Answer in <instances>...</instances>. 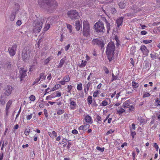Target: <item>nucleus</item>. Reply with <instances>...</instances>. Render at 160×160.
Returning a JSON list of instances; mask_svg holds the SVG:
<instances>
[{"mask_svg":"<svg viewBox=\"0 0 160 160\" xmlns=\"http://www.w3.org/2000/svg\"><path fill=\"white\" fill-rule=\"evenodd\" d=\"M38 2L40 7L44 8L45 11L49 14L52 13L58 6L55 0H38Z\"/></svg>","mask_w":160,"mask_h":160,"instance_id":"nucleus-1","label":"nucleus"},{"mask_svg":"<svg viewBox=\"0 0 160 160\" xmlns=\"http://www.w3.org/2000/svg\"><path fill=\"white\" fill-rule=\"evenodd\" d=\"M115 49V46L112 42H109L108 44L106 50V53L109 62L113 59Z\"/></svg>","mask_w":160,"mask_h":160,"instance_id":"nucleus-2","label":"nucleus"},{"mask_svg":"<svg viewBox=\"0 0 160 160\" xmlns=\"http://www.w3.org/2000/svg\"><path fill=\"white\" fill-rule=\"evenodd\" d=\"M43 19L42 18L35 20L32 24V30L34 33L39 32L42 28Z\"/></svg>","mask_w":160,"mask_h":160,"instance_id":"nucleus-3","label":"nucleus"},{"mask_svg":"<svg viewBox=\"0 0 160 160\" xmlns=\"http://www.w3.org/2000/svg\"><path fill=\"white\" fill-rule=\"evenodd\" d=\"M83 29L82 33L84 37H88L90 35V24L87 19H84L82 21Z\"/></svg>","mask_w":160,"mask_h":160,"instance_id":"nucleus-4","label":"nucleus"},{"mask_svg":"<svg viewBox=\"0 0 160 160\" xmlns=\"http://www.w3.org/2000/svg\"><path fill=\"white\" fill-rule=\"evenodd\" d=\"M30 53L31 50L29 47H25L23 49L22 57L24 62H26L29 59Z\"/></svg>","mask_w":160,"mask_h":160,"instance_id":"nucleus-5","label":"nucleus"},{"mask_svg":"<svg viewBox=\"0 0 160 160\" xmlns=\"http://www.w3.org/2000/svg\"><path fill=\"white\" fill-rule=\"evenodd\" d=\"M94 30L98 32H103L105 30L104 25L102 22L99 21L94 24Z\"/></svg>","mask_w":160,"mask_h":160,"instance_id":"nucleus-6","label":"nucleus"},{"mask_svg":"<svg viewBox=\"0 0 160 160\" xmlns=\"http://www.w3.org/2000/svg\"><path fill=\"white\" fill-rule=\"evenodd\" d=\"M68 17L72 20L78 19L79 18L78 12L76 10H72L68 11L67 12Z\"/></svg>","mask_w":160,"mask_h":160,"instance_id":"nucleus-7","label":"nucleus"},{"mask_svg":"<svg viewBox=\"0 0 160 160\" xmlns=\"http://www.w3.org/2000/svg\"><path fill=\"white\" fill-rule=\"evenodd\" d=\"M17 45L15 44L13 45L12 47L9 48H8V52L10 56H13L15 55L17 50Z\"/></svg>","mask_w":160,"mask_h":160,"instance_id":"nucleus-8","label":"nucleus"},{"mask_svg":"<svg viewBox=\"0 0 160 160\" xmlns=\"http://www.w3.org/2000/svg\"><path fill=\"white\" fill-rule=\"evenodd\" d=\"M69 108L71 110H74L77 107V105L76 99L74 98H70L69 99Z\"/></svg>","mask_w":160,"mask_h":160,"instance_id":"nucleus-9","label":"nucleus"},{"mask_svg":"<svg viewBox=\"0 0 160 160\" xmlns=\"http://www.w3.org/2000/svg\"><path fill=\"white\" fill-rule=\"evenodd\" d=\"M140 49L144 55L146 56H148V55L149 51L145 45H141L140 47Z\"/></svg>","mask_w":160,"mask_h":160,"instance_id":"nucleus-10","label":"nucleus"},{"mask_svg":"<svg viewBox=\"0 0 160 160\" xmlns=\"http://www.w3.org/2000/svg\"><path fill=\"white\" fill-rule=\"evenodd\" d=\"M140 9H136L134 7L133 8H131L129 10L130 12L127 15V16L128 17H134L135 16L136 14L138 11H140Z\"/></svg>","mask_w":160,"mask_h":160,"instance_id":"nucleus-11","label":"nucleus"},{"mask_svg":"<svg viewBox=\"0 0 160 160\" xmlns=\"http://www.w3.org/2000/svg\"><path fill=\"white\" fill-rule=\"evenodd\" d=\"M92 42L93 45H98L102 47L104 45L103 42L98 38L93 39L92 41Z\"/></svg>","mask_w":160,"mask_h":160,"instance_id":"nucleus-12","label":"nucleus"},{"mask_svg":"<svg viewBox=\"0 0 160 160\" xmlns=\"http://www.w3.org/2000/svg\"><path fill=\"white\" fill-rule=\"evenodd\" d=\"M27 71L25 70L23 68H20V69L19 73L20 74V78L21 81L23 80V78L26 76Z\"/></svg>","mask_w":160,"mask_h":160,"instance_id":"nucleus-13","label":"nucleus"},{"mask_svg":"<svg viewBox=\"0 0 160 160\" xmlns=\"http://www.w3.org/2000/svg\"><path fill=\"white\" fill-rule=\"evenodd\" d=\"M12 87L11 86H7L5 88V94L7 96L10 95L12 93Z\"/></svg>","mask_w":160,"mask_h":160,"instance_id":"nucleus-14","label":"nucleus"},{"mask_svg":"<svg viewBox=\"0 0 160 160\" xmlns=\"http://www.w3.org/2000/svg\"><path fill=\"white\" fill-rule=\"evenodd\" d=\"M83 117L84 119L86 122L90 124H92L93 122L92 118L90 116L88 115H84Z\"/></svg>","mask_w":160,"mask_h":160,"instance_id":"nucleus-15","label":"nucleus"},{"mask_svg":"<svg viewBox=\"0 0 160 160\" xmlns=\"http://www.w3.org/2000/svg\"><path fill=\"white\" fill-rule=\"evenodd\" d=\"M124 17H121L118 18L116 20L117 27L118 28H120L123 23V20Z\"/></svg>","mask_w":160,"mask_h":160,"instance_id":"nucleus-16","label":"nucleus"},{"mask_svg":"<svg viewBox=\"0 0 160 160\" xmlns=\"http://www.w3.org/2000/svg\"><path fill=\"white\" fill-rule=\"evenodd\" d=\"M92 83L90 82H88L87 85L84 86V88L85 93L87 94L89 91L90 87L91 86Z\"/></svg>","mask_w":160,"mask_h":160,"instance_id":"nucleus-17","label":"nucleus"},{"mask_svg":"<svg viewBox=\"0 0 160 160\" xmlns=\"http://www.w3.org/2000/svg\"><path fill=\"white\" fill-rule=\"evenodd\" d=\"M12 103V100H9L7 103L6 108V113L7 115H8V110L10 108L11 105Z\"/></svg>","mask_w":160,"mask_h":160,"instance_id":"nucleus-18","label":"nucleus"},{"mask_svg":"<svg viewBox=\"0 0 160 160\" xmlns=\"http://www.w3.org/2000/svg\"><path fill=\"white\" fill-rule=\"evenodd\" d=\"M75 27L76 30L77 31H79L82 28L81 24L80 23V22L79 20H77L76 21Z\"/></svg>","mask_w":160,"mask_h":160,"instance_id":"nucleus-19","label":"nucleus"},{"mask_svg":"<svg viewBox=\"0 0 160 160\" xmlns=\"http://www.w3.org/2000/svg\"><path fill=\"white\" fill-rule=\"evenodd\" d=\"M131 100L130 99L128 100L125 101L123 103V107L124 108H128L130 106L131 104Z\"/></svg>","mask_w":160,"mask_h":160,"instance_id":"nucleus-20","label":"nucleus"},{"mask_svg":"<svg viewBox=\"0 0 160 160\" xmlns=\"http://www.w3.org/2000/svg\"><path fill=\"white\" fill-rule=\"evenodd\" d=\"M90 126V125L88 124L82 125L78 129L81 130H85L88 128Z\"/></svg>","mask_w":160,"mask_h":160,"instance_id":"nucleus-21","label":"nucleus"},{"mask_svg":"<svg viewBox=\"0 0 160 160\" xmlns=\"http://www.w3.org/2000/svg\"><path fill=\"white\" fill-rule=\"evenodd\" d=\"M48 133L50 137L52 138H56L57 136V133L54 131H53L52 132H49Z\"/></svg>","mask_w":160,"mask_h":160,"instance_id":"nucleus-22","label":"nucleus"},{"mask_svg":"<svg viewBox=\"0 0 160 160\" xmlns=\"http://www.w3.org/2000/svg\"><path fill=\"white\" fill-rule=\"evenodd\" d=\"M52 95H53L54 98L57 97H59L61 96L62 93L61 92L57 91L52 93Z\"/></svg>","mask_w":160,"mask_h":160,"instance_id":"nucleus-23","label":"nucleus"},{"mask_svg":"<svg viewBox=\"0 0 160 160\" xmlns=\"http://www.w3.org/2000/svg\"><path fill=\"white\" fill-rule=\"evenodd\" d=\"M87 63V62L86 61L82 60L81 63H80L78 64V66L80 68L84 67Z\"/></svg>","mask_w":160,"mask_h":160,"instance_id":"nucleus-24","label":"nucleus"},{"mask_svg":"<svg viewBox=\"0 0 160 160\" xmlns=\"http://www.w3.org/2000/svg\"><path fill=\"white\" fill-rule=\"evenodd\" d=\"M65 61V60L64 58L61 59L57 67V68H61L62 67Z\"/></svg>","mask_w":160,"mask_h":160,"instance_id":"nucleus-25","label":"nucleus"},{"mask_svg":"<svg viewBox=\"0 0 160 160\" xmlns=\"http://www.w3.org/2000/svg\"><path fill=\"white\" fill-rule=\"evenodd\" d=\"M53 57L52 56H50L48 57L44 61V63L45 64H48L50 61L52 59Z\"/></svg>","mask_w":160,"mask_h":160,"instance_id":"nucleus-26","label":"nucleus"},{"mask_svg":"<svg viewBox=\"0 0 160 160\" xmlns=\"http://www.w3.org/2000/svg\"><path fill=\"white\" fill-rule=\"evenodd\" d=\"M119 109L117 111L118 113L119 114H122L123 112H125V110L124 109L121 108L119 107L118 108Z\"/></svg>","mask_w":160,"mask_h":160,"instance_id":"nucleus-27","label":"nucleus"},{"mask_svg":"<svg viewBox=\"0 0 160 160\" xmlns=\"http://www.w3.org/2000/svg\"><path fill=\"white\" fill-rule=\"evenodd\" d=\"M66 26L68 29L69 30V32L70 33H71L72 31V27L71 25L68 23H66Z\"/></svg>","mask_w":160,"mask_h":160,"instance_id":"nucleus-28","label":"nucleus"},{"mask_svg":"<svg viewBox=\"0 0 160 160\" xmlns=\"http://www.w3.org/2000/svg\"><path fill=\"white\" fill-rule=\"evenodd\" d=\"M46 76L45 75V73L43 72H42L40 73L39 78L40 79H41L42 81L43 80H45L46 78Z\"/></svg>","mask_w":160,"mask_h":160,"instance_id":"nucleus-29","label":"nucleus"},{"mask_svg":"<svg viewBox=\"0 0 160 160\" xmlns=\"http://www.w3.org/2000/svg\"><path fill=\"white\" fill-rule=\"evenodd\" d=\"M16 17L15 14L12 13L10 16V19L11 21H13L14 20Z\"/></svg>","mask_w":160,"mask_h":160,"instance_id":"nucleus-30","label":"nucleus"},{"mask_svg":"<svg viewBox=\"0 0 160 160\" xmlns=\"http://www.w3.org/2000/svg\"><path fill=\"white\" fill-rule=\"evenodd\" d=\"M87 101L89 105L91 104L92 103V96H89L88 98Z\"/></svg>","mask_w":160,"mask_h":160,"instance_id":"nucleus-31","label":"nucleus"},{"mask_svg":"<svg viewBox=\"0 0 160 160\" xmlns=\"http://www.w3.org/2000/svg\"><path fill=\"white\" fill-rule=\"evenodd\" d=\"M63 80L66 82H68L70 80V78L69 76L68 75L65 76L63 78Z\"/></svg>","mask_w":160,"mask_h":160,"instance_id":"nucleus-32","label":"nucleus"},{"mask_svg":"<svg viewBox=\"0 0 160 160\" xmlns=\"http://www.w3.org/2000/svg\"><path fill=\"white\" fill-rule=\"evenodd\" d=\"M118 5L119 6L120 8L121 9L124 8L125 7V4L122 2H119L118 3Z\"/></svg>","mask_w":160,"mask_h":160,"instance_id":"nucleus-33","label":"nucleus"},{"mask_svg":"<svg viewBox=\"0 0 160 160\" xmlns=\"http://www.w3.org/2000/svg\"><path fill=\"white\" fill-rule=\"evenodd\" d=\"M77 89L78 91H81L82 88V83H80L78 84L77 87Z\"/></svg>","mask_w":160,"mask_h":160,"instance_id":"nucleus-34","label":"nucleus"},{"mask_svg":"<svg viewBox=\"0 0 160 160\" xmlns=\"http://www.w3.org/2000/svg\"><path fill=\"white\" fill-rule=\"evenodd\" d=\"M50 24H47L43 28V30L44 31H47L50 28Z\"/></svg>","mask_w":160,"mask_h":160,"instance_id":"nucleus-35","label":"nucleus"},{"mask_svg":"<svg viewBox=\"0 0 160 160\" xmlns=\"http://www.w3.org/2000/svg\"><path fill=\"white\" fill-rule=\"evenodd\" d=\"M130 130L131 131L130 135L132 137V139H133L136 134V132L135 131H132L131 129H130Z\"/></svg>","mask_w":160,"mask_h":160,"instance_id":"nucleus-36","label":"nucleus"},{"mask_svg":"<svg viewBox=\"0 0 160 160\" xmlns=\"http://www.w3.org/2000/svg\"><path fill=\"white\" fill-rule=\"evenodd\" d=\"M155 104L156 106H160V98H157L155 100Z\"/></svg>","mask_w":160,"mask_h":160,"instance_id":"nucleus-37","label":"nucleus"},{"mask_svg":"<svg viewBox=\"0 0 160 160\" xmlns=\"http://www.w3.org/2000/svg\"><path fill=\"white\" fill-rule=\"evenodd\" d=\"M150 56L153 59H156L157 58L156 53L154 52L150 54Z\"/></svg>","mask_w":160,"mask_h":160,"instance_id":"nucleus-38","label":"nucleus"},{"mask_svg":"<svg viewBox=\"0 0 160 160\" xmlns=\"http://www.w3.org/2000/svg\"><path fill=\"white\" fill-rule=\"evenodd\" d=\"M152 40H144L142 42L144 44H148L152 42Z\"/></svg>","mask_w":160,"mask_h":160,"instance_id":"nucleus-39","label":"nucleus"},{"mask_svg":"<svg viewBox=\"0 0 160 160\" xmlns=\"http://www.w3.org/2000/svg\"><path fill=\"white\" fill-rule=\"evenodd\" d=\"M106 24V27L107 28V32L108 33H109V30L110 29V23L109 22H108Z\"/></svg>","mask_w":160,"mask_h":160,"instance_id":"nucleus-40","label":"nucleus"},{"mask_svg":"<svg viewBox=\"0 0 160 160\" xmlns=\"http://www.w3.org/2000/svg\"><path fill=\"white\" fill-rule=\"evenodd\" d=\"M96 119L97 120L98 122L100 124H101V122L102 121V118L99 115H97L96 117Z\"/></svg>","mask_w":160,"mask_h":160,"instance_id":"nucleus-41","label":"nucleus"},{"mask_svg":"<svg viewBox=\"0 0 160 160\" xmlns=\"http://www.w3.org/2000/svg\"><path fill=\"white\" fill-rule=\"evenodd\" d=\"M61 87V85L59 84H56L53 87L54 88L55 90H58Z\"/></svg>","mask_w":160,"mask_h":160,"instance_id":"nucleus-42","label":"nucleus"},{"mask_svg":"<svg viewBox=\"0 0 160 160\" xmlns=\"http://www.w3.org/2000/svg\"><path fill=\"white\" fill-rule=\"evenodd\" d=\"M33 114L32 113H30L29 114L27 115L26 116V118L27 120H30L32 117Z\"/></svg>","mask_w":160,"mask_h":160,"instance_id":"nucleus-43","label":"nucleus"},{"mask_svg":"<svg viewBox=\"0 0 160 160\" xmlns=\"http://www.w3.org/2000/svg\"><path fill=\"white\" fill-rule=\"evenodd\" d=\"M96 149L97 150L100 151L101 152H103L105 149L104 148H101L98 146L97 147Z\"/></svg>","mask_w":160,"mask_h":160,"instance_id":"nucleus-44","label":"nucleus"},{"mask_svg":"<svg viewBox=\"0 0 160 160\" xmlns=\"http://www.w3.org/2000/svg\"><path fill=\"white\" fill-rule=\"evenodd\" d=\"M72 86L70 85H68L67 87V92L68 93H70L71 92V91L72 89Z\"/></svg>","mask_w":160,"mask_h":160,"instance_id":"nucleus-45","label":"nucleus"},{"mask_svg":"<svg viewBox=\"0 0 160 160\" xmlns=\"http://www.w3.org/2000/svg\"><path fill=\"white\" fill-rule=\"evenodd\" d=\"M132 86L135 88H137L138 87V83L134 82H132Z\"/></svg>","mask_w":160,"mask_h":160,"instance_id":"nucleus-46","label":"nucleus"},{"mask_svg":"<svg viewBox=\"0 0 160 160\" xmlns=\"http://www.w3.org/2000/svg\"><path fill=\"white\" fill-rule=\"evenodd\" d=\"M101 104L102 106H106L108 105V102L106 100H104L102 102Z\"/></svg>","mask_w":160,"mask_h":160,"instance_id":"nucleus-47","label":"nucleus"},{"mask_svg":"<svg viewBox=\"0 0 160 160\" xmlns=\"http://www.w3.org/2000/svg\"><path fill=\"white\" fill-rule=\"evenodd\" d=\"M150 94L148 92H145L144 93L143 95V97L145 98L146 97H148L150 96Z\"/></svg>","mask_w":160,"mask_h":160,"instance_id":"nucleus-48","label":"nucleus"},{"mask_svg":"<svg viewBox=\"0 0 160 160\" xmlns=\"http://www.w3.org/2000/svg\"><path fill=\"white\" fill-rule=\"evenodd\" d=\"M64 110L63 109H60L58 111L57 114L58 115H61L64 113Z\"/></svg>","mask_w":160,"mask_h":160,"instance_id":"nucleus-49","label":"nucleus"},{"mask_svg":"<svg viewBox=\"0 0 160 160\" xmlns=\"http://www.w3.org/2000/svg\"><path fill=\"white\" fill-rule=\"evenodd\" d=\"M99 91L98 90L94 92L93 93V97L94 98L97 97L99 94Z\"/></svg>","mask_w":160,"mask_h":160,"instance_id":"nucleus-50","label":"nucleus"},{"mask_svg":"<svg viewBox=\"0 0 160 160\" xmlns=\"http://www.w3.org/2000/svg\"><path fill=\"white\" fill-rule=\"evenodd\" d=\"M54 98V97H53V95H52V94L51 95H50L49 96H47L46 97V100H51L52 98Z\"/></svg>","mask_w":160,"mask_h":160,"instance_id":"nucleus-51","label":"nucleus"},{"mask_svg":"<svg viewBox=\"0 0 160 160\" xmlns=\"http://www.w3.org/2000/svg\"><path fill=\"white\" fill-rule=\"evenodd\" d=\"M112 78L111 80L112 82H113L114 80L118 79V77L117 76H115L114 75L113 73H112Z\"/></svg>","mask_w":160,"mask_h":160,"instance_id":"nucleus-52","label":"nucleus"},{"mask_svg":"<svg viewBox=\"0 0 160 160\" xmlns=\"http://www.w3.org/2000/svg\"><path fill=\"white\" fill-rule=\"evenodd\" d=\"M0 102L1 104L2 105H4L5 104V102L4 99H2V96L0 97Z\"/></svg>","mask_w":160,"mask_h":160,"instance_id":"nucleus-53","label":"nucleus"},{"mask_svg":"<svg viewBox=\"0 0 160 160\" xmlns=\"http://www.w3.org/2000/svg\"><path fill=\"white\" fill-rule=\"evenodd\" d=\"M111 12L112 14H114L116 13L117 11L115 8H112L111 9Z\"/></svg>","mask_w":160,"mask_h":160,"instance_id":"nucleus-54","label":"nucleus"},{"mask_svg":"<svg viewBox=\"0 0 160 160\" xmlns=\"http://www.w3.org/2000/svg\"><path fill=\"white\" fill-rule=\"evenodd\" d=\"M29 98L31 101H34L35 99V97L34 95H31L30 96Z\"/></svg>","mask_w":160,"mask_h":160,"instance_id":"nucleus-55","label":"nucleus"},{"mask_svg":"<svg viewBox=\"0 0 160 160\" xmlns=\"http://www.w3.org/2000/svg\"><path fill=\"white\" fill-rule=\"evenodd\" d=\"M103 69L106 74H108L109 72V70L107 67H103Z\"/></svg>","mask_w":160,"mask_h":160,"instance_id":"nucleus-56","label":"nucleus"},{"mask_svg":"<svg viewBox=\"0 0 160 160\" xmlns=\"http://www.w3.org/2000/svg\"><path fill=\"white\" fill-rule=\"evenodd\" d=\"M139 121L140 122L142 123H145V121L144 119L142 118H140L139 119Z\"/></svg>","mask_w":160,"mask_h":160,"instance_id":"nucleus-57","label":"nucleus"},{"mask_svg":"<svg viewBox=\"0 0 160 160\" xmlns=\"http://www.w3.org/2000/svg\"><path fill=\"white\" fill-rule=\"evenodd\" d=\"M129 108V111H132L134 110V107L133 106V105H131L130 106Z\"/></svg>","mask_w":160,"mask_h":160,"instance_id":"nucleus-58","label":"nucleus"},{"mask_svg":"<svg viewBox=\"0 0 160 160\" xmlns=\"http://www.w3.org/2000/svg\"><path fill=\"white\" fill-rule=\"evenodd\" d=\"M153 146L156 148V150L158 151V150L159 147L157 144L156 143H154Z\"/></svg>","mask_w":160,"mask_h":160,"instance_id":"nucleus-59","label":"nucleus"},{"mask_svg":"<svg viewBox=\"0 0 160 160\" xmlns=\"http://www.w3.org/2000/svg\"><path fill=\"white\" fill-rule=\"evenodd\" d=\"M67 140V139H66L64 138H63L62 139V141L61 142V143H60L61 144H63L65 143Z\"/></svg>","mask_w":160,"mask_h":160,"instance_id":"nucleus-60","label":"nucleus"},{"mask_svg":"<svg viewBox=\"0 0 160 160\" xmlns=\"http://www.w3.org/2000/svg\"><path fill=\"white\" fill-rule=\"evenodd\" d=\"M114 132V131L112 130L111 129L109 130L108 131L106 135H108L110 133H113Z\"/></svg>","mask_w":160,"mask_h":160,"instance_id":"nucleus-61","label":"nucleus"},{"mask_svg":"<svg viewBox=\"0 0 160 160\" xmlns=\"http://www.w3.org/2000/svg\"><path fill=\"white\" fill-rule=\"evenodd\" d=\"M58 82L62 85H64L66 84V82L63 80L59 81Z\"/></svg>","mask_w":160,"mask_h":160,"instance_id":"nucleus-62","label":"nucleus"},{"mask_svg":"<svg viewBox=\"0 0 160 160\" xmlns=\"http://www.w3.org/2000/svg\"><path fill=\"white\" fill-rule=\"evenodd\" d=\"M40 79L39 78H37L36 79H35V81L33 82V84H37V83H38L40 81Z\"/></svg>","mask_w":160,"mask_h":160,"instance_id":"nucleus-63","label":"nucleus"},{"mask_svg":"<svg viewBox=\"0 0 160 160\" xmlns=\"http://www.w3.org/2000/svg\"><path fill=\"white\" fill-rule=\"evenodd\" d=\"M52 78V75L51 74H50L47 77V79L48 80V82H49V81Z\"/></svg>","mask_w":160,"mask_h":160,"instance_id":"nucleus-64","label":"nucleus"}]
</instances>
